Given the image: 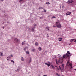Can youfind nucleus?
<instances>
[{
	"label": "nucleus",
	"instance_id": "obj_1",
	"mask_svg": "<svg viewBox=\"0 0 76 76\" xmlns=\"http://www.w3.org/2000/svg\"><path fill=\"white\" fill-rule=\"evenodd\" d=\"M66 66H68L70 69V70L71 71V70H72L71 69H72V64L71 63H70V62L69 61H68L66 62Z\"/></svg>",
	"mask_w": 76,
	"mask_h": 76
},
{
	"label": "nucleus",
	"instance_id": "obj_2",
	"mask_svg": "<svg viewBox=\"0 0 76 76\" xmlns=\"http://www.w3.org/2000/svg\"><path fill=\"white\" fill-rule=\"evenodd\" d=\"M69 54H70V51H68L67 52V53H66L65 55H63V57L64 58H65L66 56H67V57H68L69 56Z\"/></svg>",
	"mask_w": 76,
	"mask_h": 76
},
{
	"label": "nucleus",
	"instance_id": "obj_3",
	"mask_svg": "<svg viewBox=\"0 0 76 76\" xmlns=\"http://www.w3.org/2000/svg\"><path fill=\"white\" fill-rule=\"evenodd\" d=\"M57 24H58V22H56V25H57L56 26L57 28H61V24L57 25Z\"/></svg>",
	"mask_w": 76,
	"mask_h": 76
},
{
	"label": "nucleus",
	"instance_id": "obj_4",
	"mask_svg": "<svg viewBox=\"0 0 76 76\" xmlns=\"http://www.w3.org/2000/svg\"><path fill=\"white\" fill-rule=\"evenodd\" d=\"M45 64L46 65H47L48 67H50V66H51V64L50 62H48V63H45Z\"/></svg>",
	"mask_w": 76,
	"mask_h": 76
},
{
	"label": "nucleus",
	"instance_id": "obj_5",
	"mask_svg": "<svg viewBox=\"0 0 76 76\" xmlns=\"http://www.w3.org/2000/svg\"><path fill=\"white\" fill-rule=\"evenodd\" d=\"M14 40L15 41V44H16V43L18 42L19 41V40L16 38L14 39Z\"/></svg>",
	"mask_w": 76,
	"mask_h": 76
},
{
	"label": "nucleus",
	"instance_id": "obj_6",
	"mask_svg": "<svg viewBox=\"0 0 76 76\" xmlns=\"http://www.w3.org/2000/svg\"><path fill=\"white\" fill-rule=\"evenodd\" d=\"M73 1H74L73 0H68L67 2V3L68 4H70V3H73Z\"/></svg>",
	"mask_w": 76,
	"mask_h": 76
},
{
	"label": "nucleus",
	"instance_id": "obj_7",
	"mask_svg": "<svg viewBox=\"0 0 76 76\" xmlns=\"http://www.w3.org/2000/svg\"><path fill=\"white\" fill-rule=\"evenodd\" d=\"M20 70V68H18L17 70L15 71V72L16 73L18 72Z\"/></svg>",
	"mask_w": 76,
	"mask_h": 76
},
{
	"label": "nucleus",
	"instance_id": "obj_8",
	"mask_svg": "<svg viewBox=\"0 0 76 76\" xmlns=\"http://www.w3.org/2000/svg\"><path fill=\"white\" fill-rule=\"evenodd\" d=\"M71 14V12H68L66 13V15H70Z\"/></svg>",
	"mask_w": 76,
	"mask_h": 76
},
{
	"label": "nucleus",
	"instance_id": "obj_9",
	"mask_svg": "<svg viewBox=\"0 0 76 76\" xmlns=\"http://www.w3.org/2000/svg\"><path fill=\"white\" fill-rule=\"evenodd\" d=\"M31 30L32 32H35V30H34V28L32 27V28L31 29Z\"/></svg>",
	"mask_w": 76,
	"mask_h": 76
},
{
	"label": "nucleus",
	"instance_id": "obj_10",
	"mask_svg": "<svg viewBox=\"0 0 76 76\" xmlns=\"http://www.w3.org/2000/svg\"><path fill=\"white\" fill-rule=\"evenodd\" d=\"M74 41V39H72L70 41V42H73Z\"/></svg>",
	"mask_w": 76,
	"mask_h": 76
},
{
	"label": "nucleus",
	"instance_id": "obj_11",
	"mask_svg": "<svg viewBox=\"0 0 76 76\" xmlns=\"http://www.w3.org/2000/svg\"><path fill=\"white\" fill-rule=\"evenodd\" d=\"M72 55V54H71V53L68 55V58H70V56Z\"/></svg>",
	"mask_w": 76,
	"mask_h": 76
},
{
	"label": "nucleus",
	"instance_id": "obj_12",
	"mask_svg": "<svg viewBox=\"0 0 76 76\" xmlns=\"http://www.w3.org/2000/svg\"><path fill=\"white\" fill-rule=\"evenodd\" d=\"M64 64H62L61 66V67H62V69L63 70L64 69Z\"/></svg>",
	"mask_w": 76,
	"mask_h": 76
},
{
	"label": "nucleus",
	"instance_id": "obj_13",
	"mask_svg": "<svg viewBox=\"0 0 76 76\" xmlns=\"http://www.w3.org/2000/svg\"><path fill=\"white\" fill-rule=\"evenodd\" d=\"M59 69L60 70H61L62 72H63V69L62 68H61V67H60V66H59Z\"/></svg>",
	"mask_w": 76,
	"mask_h": 76
},
{
	"label": "nucleus",
	"instance_id": "obj_14",
	"mask_svg": "<svg viewBox=\"0 0 76 76\" xmlns=\"http://www.w3.org/2000/svg\"><path fill=\"white\" fill-rule=\"evenodd\" d=\"M35 45H36L37 46H38V42H36L35 43Z\"/></svg>",
	"mask_w": 76,
	"mask_h": 76
},
{
	"label": "nucleus",
	"instance_id": "obj_15",
	"mask_svg": "<svg viewBox=\"0 0 76 76\" xmlns=\"http://www.w3.org/2000/svg\"><path fill=\"white\" fill-rule=\"evenodd\" d=\"M21 61H24V58H23V57H22L21 58Z\"/></svg>",
	"mask_w": 76,
	"mask_h": 76
},
{
	"label": "nucleus",
	"instance_id": "obj_16",
	"mask_svg": "<svg viewBox=\"0 0 76 76\" xmlns=\"http://www.w3.org/2000/svg\"><path fill=\"white\" fill-rule=\"evenodd\" d=\"M10 58V56H9L8 57H7V60H9Z\"/></svg>",
	"mask_w": 76,
	"mask_h": 76
},
{
	"label": "nucleus",
	"instance_id": "obj_17",
	"mask_svg": "<svg viewBox=\"0 0 76 76\" xmlns=\"http://www.w3.org/2000/svg\"><path fill=\"white\" fill-rule=\"evenodd\" d=\"M31 51H33V52H34V51H35V49L34 48L32 49L31 50Z\"/></svg>",
	"mask_w": 76,
	"mask_h": 76
},
{
	"label": "nucleus",
	"instance_id": "obj_18",
	"mask_svg": "<svg viewBox=\"0 0 76 76\" xmlns=\"http://www.w3.org/2000/svg\"><path fill=\"white\" fill-rule=\"evenodd\" d=\"M38 49L39 51H41V47H39Z\"/></svg>",
	"mask_w": 76,
	"mask_h": 76
},
{
	"label": "nucleus",
	"instance_id": "obj_19",
	"mask_svg": "<svg viewBox=\"0 0 76 76\" xmlns=\"http://www.w3.org/2000/svg\"><path fill=\"white\" fill-rule=\"evenodd\" d=\"M25 42H26L24 41L22 43V45H24L25 44Z\"/></svg>",
	"mask_w": 76,
	"mask_h": 76
},
{
	"label": "nucleus",
	"instance_id": "obj_20",
	"mask_svg": "<svg viewBox=\"0 0 76 76\" xmlns=\"http://www.w3.org/2000/svg\"><path fill=\"white\" fill-rule=\"evenodd\" d=\"M61 40H62V38H59V41H61Z\"/></svg>",
	"mask_w": 76,
	"mask_h": 76
},
{
	"label": "nucleus",
	"instance_id": "obj_21",
	"mask_svg": "<svg viewBox=\"0 0 76 76\" xmlns=\"http://www.w3.org/2000/svg\"><path fill=\"white\" fill-rule=\"evenodd\" d=\"M51 67H52V69H55V67H54V66H53V65H51Z\"/></svg>",
	"mask_w": 76,
	"mask_h": 76
},
{
	"label": "nucleus",
	"instance_id": "obj_22",
	"mask_svg": "<svg viewBox=\"0 0 76 76\" xmlns=\"http://www.w3.org/2000/svg\"><path fill=\"white\" fill-rule=\"evenodd\" d=\"M32 61V59H31V58H30V59L29 61V63H30Z\"/></svg>",
	"mask_w": 76,
	"mask_h": 76
},
{
	"label": "nucleus",
	"instance_id": "obj_23",
	"mask_svg": "<svg viewBox=\"0 0 76 76\" xmlns=\"http://www.w3.org/2000/svg\"><path fill=\"white\" fill-rule=\"evenodd\" d=\"M37 26V25L35 24L34 25V26L33 28H35V26Z\"/></svg>",
	"mask_w": 76,
	"mask_h": 76
},
{
	"label": "nucleus",
	"instance_id": "obj_24",
	"mask_svg": "<svg viewBox=\"0 0 76 76\" xmlns=\"http://www.w3.org/2000/svg\"><path fill=\"white\" fill-rule=\"evenodd\" d=\"M3 53L0 52V56H3Z\"/></svg>",
	"mask_w": 76,
	"mask_h": 76
},
{
	"label": "nucleus",
	"instance_id": "obj_25",
	"mask_svg": "<svg viewBox=\"0 0 76 76\" xmlns=\"http://www.w3.org/2000/svg\"><path fill=\"white\" fill-rule=\"evenodd\" d=\"M26 54H29V51H26Z\"/></svg>",
	"mask_w": 76,
	"mask_h": 76
},
{
	"label": "nucleus",
	"instance_id": "obj_26",
	"mask_svg": "<svg viewBox=\"0 0 76 76\" xmlns=\"http://www.w3.org/2000/svg\"><path fill=\"white\" fill-rule=\"evenodd\" d=\"M46 4H50V2H47L46 3Z\"/></svg>",
	"mask_w": 76,
	"mask_h": 76
},
{
	"label": "nucleus",
	"instance_id": "obj_27",
	"mask_svg": "<svg viewBox=\"0 0 76 76\" xmlns=\"http://www.w3.org/2000/svg\"><path fill=\"white\" fill-rule=\"evenodd\" d=\"M46 28L48 29V31H49V27H46Z\"/></svg>",
	"mask_w": 76,
	"mask_h": 76
},
{
	"label": "nucleus",
	"instance_id": "obj_28",
	"mask_svg": "<svg viewBox=\"0 0 76 76\" xmlns=\"http://www.w3.org/2000/svg\"><path fill=\"white\" fill-rule=\"evenodd\" d=\"M55 67H57V68H56V69H57V70H59V68H58V67H57V66H56Z\"/></svg>",
	"mask_w": 76,
	"mask_h": 76
},
{
	"label": "nucleus",
	"instance_id": "obj_29",
	"mask_svg": "<svg viewBox=\"0 0 76 76\" xmlns=\"http://www.w3.org/2000/svg\"><path fill=\"white\" fill-rule=\"evenodd\" d=\"M43 10H44V12H45H45H46V10H45V9H43Z\"/></svg>",
	"mask_w": 76,
	"mask_h": 76
},
{
	"label": "nucleus",
	"instance_id": "obj_30",
	"mask_svg": "<svg viewBox=\"0 0 76 76\" xmlns=\"http://www.w3.org/2000/svg\"><path fill=\"white\" fill-rule=\"evenodd\" d=\"M54 18H56V17H55V16H53L52 17V19H54Z\"/></svg>",
	"mask_w": 76,
	"mask_h": 76
},
{
	"label": "nucleus",
	"instance_id": "obj_31",
	"mask_svg": "<svg viewBox=\"0 0 76 76\" xmlns=\"http://www.w3.org/2000/svg\"><path fill=\"white\" fill-rule=\"evenodd\" d=\"M11 62H12V63H15V62L13 61V60H11Z\"/></svg>",
	"mask_w": 76,
	"mask_h": 76
},
{
	"label": "nucleus",
	"instance_id": "obj_32",
	"mask_svg": "<svg viewBox=\"0 0 76 76\" xmlns=\"http://www.w3.org/2000/svg\"><path fill=\"white\" fill-rule=\"evenodd\" d=\"M40 19H43V17H40Z\"/></svg>",
	"mask_w": 76,
	"mask_h": 76
},
{
	"label": "nucleus",
	"instance_id": "obj_33",
	"mask_svg": "<svg viewBox=\"0 0 76 76\" xmlns=\"http://www.w3.org/2000/svg\"><path fill=\"white\" fill-rule=\"evenodd\" d=\"M56 75H57V76H60V75H58V73L56 74Z\"/></svg>",
	"mask_w": 76,
	"mask_h": 76
},
{
	"label": "nucleus",
	"instance_id": "obj_34",
	"mask_svg": "<svg viewBox=\"0 0 76 76\" xmlns=\"http://www.w3.org/2000/svg\"><path fill=\"white\" fill-rule=\"evenodd\" d=\"M49 37V36H48V34H47V38H48Z\"/></svg>",
	"mask_w": 76,
	"mask_h": 76
},
{
	"label": "nucleus",
	"instance_id": "obj_35",
	"mask_svg": "<svg viewBox=\"0 0 76 76\" xmlns=\"http://www.w3.org/2000/svg\"><path fill=\"white\" fill-rule=\"evenodd\" d=\"M23 0H20V1H19V2L20 3H21V1H22Z\"/></svg>",
	"mask_w": 76,
	"mask_h": 76
},
{
	"label": "nucleus",
	"instance_id": "obj_36",
	"mask_svg": "<svg viewBox=\"0 0 76 76\" xmlns=\"http://www.w3.org/2000/svg\"><path fill=\"white\" fill-rule=\"evenodd\" d=\"M53 27H54V28H56V26H53Z\"/></svg>",
	"mask_w": 76,
	"mask_h": 76
},
{
	"label": "nucleus",
	"instance_id": "obj_37",
	"mask_svg": "<svg viewBox=\"0 0 76 76\" xmlns=\"http://www.w3.org/2000/svg\"><path fill=\"white\" fill-rule=\"evenodd\" d=\"M40 9H43V8L42 7L40 8Z\"/></svg>",
	"mask_w": 76,
	"mask_h": 76
},
{
	"label": "nucleus",
	"instance_id": "obj_38",
	"mask_svg": "<svg viewBox=\"0 0 76 76\" xmlns=\"http://www.w3.org/2000/svg\"><path fill=\"white\" fill-rule=\"evenodd\" d=\"M61 57V55H60L59 56V58H60V57Z\"/></svg>",
	"mask_w": 76,
	"mask_h": 76
},
{
	"label": "nucleus",
	"instance_id": "obj_39",
	"mask_svg": "<svg viewBox=\"0 0 76 76\" xmlns=\"http://www.w3.org/2000/svg\"><path fill=\"white\" fill-rule=\"evenodd\" d=\"M56 63H57V60H56Z\"/></svg>",
	"mask_w": 76,
	"mask_h": 76
},
{
	"label": "nucleus",
	"instance_id": "obj_40",
	"mask_svg": "<svg viewBox=\"0 0 76 76\" xmlns=\"http://www.w3.org/2000/svg\"><path fill=\"white\" fill-rule=\"evenodd\" d=\"M76 42V39L74 41V42Z\"/></svg>",
	"mask_w": 76,
	"mask_h": 76
},
{
	"label": "nucleus",
	"instance_id": "obj_41",
	"mask_svg": "<svg viewBox=\"0 0 76 76\" xmlns=\"http://www.w3.org/2000/svg\"><path fill=\"white\" fill-rule=\"evenodd\" d=\"M2 12H3V13H5V11H2Z\"/></svg>",
	"mask_w": 76,
	"mask_h": 76
},
{
	"label": "nucleus",
	"instance_id": "obj_42",
	"mask_svg": "<svg viewBox=\"0 0 76 76\" xmlns=\"http://www.w3.org/2000/svg\"><path fill=\"white\" fill-rule=\"evenodd\" d=\"M11 56L12 57H13V55H11Z\"/></svg>",
	"mask_w": 76,
	"mask_h": 76
},
{
	"label": "nucleus",
	"instance_id": "obj_43",
	"mask_svg": "<svg viewBox=\"0 0 76 76\" xmlns=\"http://www.w3.org/2000/svg\"><path fill=\"white\" fill-rule=\"evenodd\" d=\"M4 27H3V29H4Z\"/></svg>",
	"mask_w": 76,
	"mask_h": 76
},
{
	"label": "nucleus",
	"instance_id": "obj_44",
	"mask_svg": "<svg viewBox=\"0 0 76 76\" xmlns=\"http://www.w3.org/2000/svg\"><path fill=\"white\" fill-rule=\"evenodd\" d=\"M43 76H47V75H43Z\"/></svg>",
	"mask_w": 76,
	"mask_h": 76
},
{
	"label": "nucleus",
	"instance_id": "obj_45",
	"mask_svg": "<svg viewBox=\"0 0 76 76\" xmlns=\"http://www.w3.org/2000/svg\"><path fill=\"white\" fill-rule=\"evenodd\" d=\"M74 70H75L76 71V69H74Z\"/></svg>",
	"mask_w": 76,
	"mask_h": 76
},
{
	"label": "nucleus",
	"instance_id": "obj_46",
	"mask_svg": "<svg viewBox=\"0 0 76 76\" xmlns=\"http://www.w3.org/2000/svg\"><path fill=\"white\" fill-rule=\"evenodd\" d=\"M4 0H1V1H4Z\"/></svg>",
	"mask_w": 76,
	"mask_h": 76
},
{
	"label": "nucleus",
	"instance_id": "obj_47",
	"mask_svg": "<svg viewBox=\"0 0 76 76\" xmlns=\"http://www.w3.org/2000/svg\"><path fill=\"white\" fill-rule=\"evenodd\" d=\"M64 7L63 6H62V8H63Z\"/></svg>",
	"mask_w": 76,
	"mask_h": 76
},
{
	"label": "nucleus",
	"instance_id": "obj_48",
	"mask_svg": "<svg viewBox=\"0 0 76 76\" xmlns=\"http://www.w3.org/2000/svg\"><path fill=\"white\" fill-rule=\"evenodd\" d=\"M28 46H29V44H28Z\"/></svg>",
	"mask_w": 76,
	"mask_h": 76
},
{
	"label": "nucleus",
	"instance_id": "obj_49",
	"mask_svg": "<svg viewBox=\"0 0 76 76\" xmlns=\"http://www.w3.org/2000/svg\"><path fill=\"white\" fill-rule=\"evenodd\" d=\"M25 5H24L23 6L24 7H25Z\"/></svg>",
	"mask_w": 76,
	"mask_h": 76
},
{
	"label": "nucleus",
	"instance_id": "obj_50",
	"mask_svg": "<svg viewBox=\"0 0 76 76\" xmlns=\"http://www.w3.org/2000/svg\"><path fill=\"white\" fill-rule=\"evenodd\" d=\"M58 55H60V54H58Z\"/></svg>",
	"mask_w": 76,
	"mask_h": 76
},
{
	"label": "nucleus",
	"instance_id": "obj_51",
	"mask_svg": "<svg viewBox=\"0 0 76 76\" xmlns=\"http://www.w3.org/2000/svg\"><path fill=\"white\" fill-rule=\"evenodd\" d=\"M60 60H59V61H60Z\"/></svg>",
	"mask_w": 76,
	"mask_h": 76
},
{
	"label": "nucleus",
	"instance_id": "obj_52",
	"mask_svg": "<svg viewBox=\"0 0 76 76\" xmlns=\"http://www.w3.org/2000/svg\"><path fill=\"white\" fill-rule=\"evenodd\" d=\"M29 30H30V28H29Z\"/></svg>",
	"mask_w": 76,
	"mask_h": 76
},
{
	"label": "nucleus",
	"instance_id": "obj_53",
	"mask_svg": "<svg viewBox=\"0 0 76 76\" xmlns=\"http://www.w3.org/2000/svg\"><path fill=\"white\" fill-rule=\"evenodd\" d=\"M66 58H67L66 57Z\"/></svg>",
	"mask_w": 76,
	"mask_h": 76
},
{
	"label": "nucleus",
	"instance_id": "obj_54",
	"mask_svg": "<svg viewBox=\"0 0 76 76\" xmlns=\"http://www.w3.org/2000/svg\"><path fill=\"white\" fill-rule=\"evenodd\" d=\"M57 57V56H55V57Z\"/></svg>",
	"mask_w": 76,
	"mask_h": 76
},
{
	"label": "nucleus",
	"instance_id": "obj_55",
	"mask_svg": "<svg viewBox=\"0 0 76 76\" xmlns=\"http://www.w3.org/2000/svg\"><path fill=\"white\" fill-rule=\"evenodd\" d=\"M56 11H57V10H56Z\"/></svg>",
	"mask_w": 76,
	"mask_h": 76
}]
</instances>
